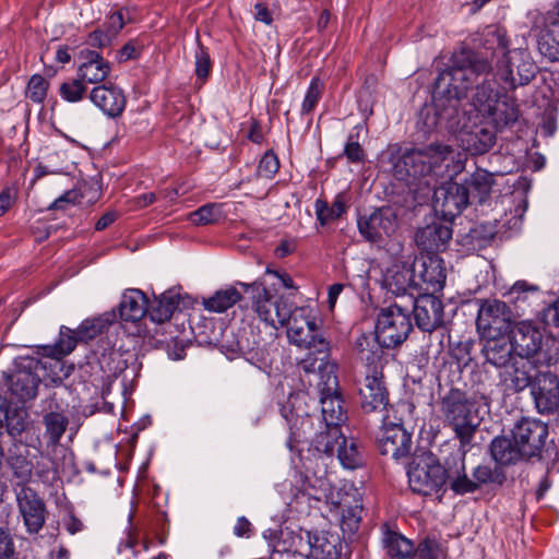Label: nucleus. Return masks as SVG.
<instances>
[{
    "label": "nucleus",
    "mask_w": 559,
    "mask_h": 559,
    "mask_svg": "<svg viewBox=\"0 0 559 559\" xmlns=\"http://www.w3.org/2000/svg\"><path fill=\"white\" fill-rule=\"evenodd\" d=\"M287 337L298 347L309 352L300 359L298 366L306 373H314L318 365L330 362V343L320 334V324L311 310L306 307L289 306V318L285 320Z\"/></svg>",
    "instance_id": "1"
},
{
    "label": "nucleus",
    "mask_w": 559,
    "mask_h": 559,
    "mask_svg": "<svg viewBox=\"0 0 559 559\" xmlns=\"http://www.w3.org/2000/svg\"><path fill=\"white\" fill-rule=\"evenodd\" d=\"M491 62L486 57L462 49L451 59V64L439 73L436 85L445 96L453 109L456 104L466 97L473 86H477L478 78L488 75L491 71Z\"/></svg>",
    "instance_id": "2"
},
{
    "label": "nucleus",
    "mask_w": 559,
    "mask_h": 559,
    "mask_svg": "<svg viewBox=\"0 0 559 559\" xmlns=\"http://www.w3.org/2000/svg\"><path fill=\"white\" fill-rule=\"evenodd\" d=\"M472 105L496 130L509 128L519 119L516 100L504 94L495 79H484L481 84L476 86Z\"/></svg>",
    "instance_id": "3"
},
{
    "label": "nucleus",
    "mask_w": 559,
    "mask_h": 559,
    "mask_svg": "<svg viewBox=\"0 0 559 559\" xmlns=\"http://www.w3.org/2000/svg\"><path fill=\"white\" fill-rule=\"evenodd\" d=\"M473 408L474 404L466 393L459 389H451L440 402L444 421L452 428L462 447L471 443L478 426Z\"/></svg>",
    "instance_id": "4"
},
{
    "label": "nucleus",
    "mask_w": 559,
    "mask_h": 559,
    "mask_svg": "<svg viewBox=\"0 0 559 559\" xmlns=\"http://www.w3.org/2000/svg\"><path fill=\"white\" fill-rule=\"evenodd\" d=\"M336 369V364L330 361L325 365H318L316 372L319 373L318 390L324 426L341 428V425L347 419V411L338 390Z\"/></svg>",
    "instance_id": "5"
},
{
    "label": "nucleus",
    "mask_w": 559,
    "mask_h": 559,
    "mask_svg": "<svg viewBox=\"0 0 559 559\" xmlns=\"http://www.w3.org/2000/svg\"><path fill=\"white\" fill-rule=\"evenodd\" d=\"M412 330L408 308L394 302L380 310L376 323V338L381 347L394 348L401 345Z\"/></svg>",
    "instance_id": "6"
},
{
    "label": "nucleus",
    "mask_w": 559,
    "mask_h": 559,
    "mask_svg": "<svg viewBox=\"0 0 559 559\" xmlns=\"http://www.w3.org/2000/svg\"><path fill=\"white\" fill-rule=\"evenodd\" d=\"M389 163L397 180L411 183L412 179L433 177L432 152L430 145L421 148L406 150L401 153L400 147L390 151Z\"/></svg>",
    "instance_id": "7"
},
{
    "label": "nucleus",
    "mask_w": 559,
    "mask_h": 559,
    "mask_svg": "<svg viewBox=\"0 0 559 559\" xmlns=\"http://www.w3.org/2000/svg\"><path fill=\"white\" fill-rule=\"evenodd\" d=\"M245 293L251 295L252 311L260 321L273 329L284 326L285 320L289 318V306L282 298L272 300L270 290L262 281H255L251 284L239 282Z\"/></svg>",
    "instance_id": "8"
},
{
    "label": "nucleus",
    "mask_w": 559,
    "mask_h": 559,
    "mask_svg": "<svg viewBox=\"0 0 559 559\" xmlns=\"http://www.w3.org/2000/svg\"><path fill=\"white\" fill-rule=\"evenodd\" d=\"M513 313L504 301L498 299L480 300L476 326L485 338L506 336L512 330Z\"/></svg>",
    "instance_id": "9"
},
{
    "label": "nucleus",
    "mask_w": 559,
    "mask_h": 559,
    "mask_svg": "<svg viewBox=\"0 0 559 559\" xmlns=\"http://www.w3.org/2000/svg\"><path fill=\"white\" fill-rule=\"evenodd\" d=\"M290 548L307 559H338L342 546L325 532L300 530L292 537Z\"/></svg>",
    "instance_id": "10"
},
{
    "label": "nucleus",
    "mask_w": 559,
    "mask_h": 559,
    "mask_svg": "<svg viewBox=\"0 0 559 559\" xmlns=\"http://www.w3.org/2000/svg\"><path fill=\"white\" fill-rule=\"evenodd\" d=\"M39 369H46L40 359L26 356L16 360L13 372L5 378V384L17 401L24 402L36 396L41 381L37 373Z\"/></svg>",
    "instance_id": "11"
},
{
    "label": "nucleus",
    "mask_w": 559,
    "mask_h": 559,
    "mask_svg": "<svg viewBox=\"0 0 559 559\" xmlns=\"http://www.w3.org/2000/svg\"><path fill=\"white\" fill-rule=\"evenodd\" d=\"M497 75L510 88L527 85L536 75L537 67L526 48H514L496 63Z\"/></svg>",
    "instance_id": "12"
},
{
    "label": "nucleus",
    "mask_w": 559,
    "mask_h": 559,
    "mask_svg": "<svg viewBox=\"0 0 559 559\" xmlns=\"http://www.w3.org/2000/svg\"><path fill=\"white\" fill-rule=\"evenodd\" d=\"M223 347L233 354L242 355L251 364L258 365L265 361L262 340L245 320L239 326L231 325L224 332Z\"/></svg>",
    "instance_id": "13"
},
{
    "label": "nucleus",
    "mask_w": 559,
    "mask_h": 559,
    "mask_svg": "<svg viewBox=\"0 0 559 559\" xmlns=\"http://www.w3.org/2000/svg\"><path fill=\"white\" fill-rule=\"evenodd\" d=\"M359 395L365 412L384 411L389 404V393L383 381V366L381 357L378 355L373 354L366 366L365 380L359 389Z\"/></svg>",
    "instance_id": "14"
},
{
    "label": "nucleus",
    "mask_w": 559,
    "mask_h": 559,
    "mask_svg": "<svg viewBox=\"0 0 559 559\" xmlns=\"http://www.w3.org/2000/svg\"><path fill=\"white\" fill-rule=\"evenodd\" d=\"M444 467L432 457H421L412 462L407 471L411 489L423 496L438 493L445 484Z\"/></svg>",
    "instance_id": "15"
},
{
    "label": "nucleus",
    "mask_w": 559,
    "mask_h": 559,
    "mask_svg": "<svg viewBox=\"0 0 559 559\" xmlns=\"http://www.w3.org/2000/svg\"><path fill=\"white\" fill-rule=\"evenodd\" d=\"M397 226V214L391 206H381L369 215L359 216L357 219L361 237L373 243L383 242L393 236Z\"/></svg>",
    "instance_id": "16"
},
{
    "label": "nucleus",
    "mask_w": 559,
    "mask_h": 559,
    "mask_svg": "<svg viewBox=\"0 0 559 559\" xmlns=\"http://www.w3.org/2000/svg\"><path fill=\"white\" fill-rule=\"evenodd\" d=\"M513 441L518 442L528 460L540 457L548 437V426L539 419L523 417L511 430Z\"/></svg>",
    "instance_id": "17"
},
{
    "label": "nucleus",
    "mask_w": 559,
    "mask_h": 559,
    "mask_svg": "<svg viewBox=\"0 0 559 559\" xmlns=\"http://www.w3.org/2000/svg\"><path fill=\"white\" fill-rule=\"evenodd\" d=\"M532 31H540L538 51L551 62L559 61V20L551 12L531 11Z\"/></svg>",
    "instance_id": "18"
},
{
    "label": "nucleus",
    "mask_w": 559,
    "mask_h": 559,
    "mask_svg": "<svg viewBox=\"0 0 559 559\" xmlns=\"http://www.w3.org/2000/svg\"><path fill=\"white\" fill-rule=\"evenodd\" d=\"M513 350L522 358H534L536 362H550V358L543 354V334L539 329L530 322H520L512 331Z\"/></svg>",
    "instance_id": "19"
},
{
    "label": "nucleus",
    "mask_w": 559,
    "mask_h": 559,
    "mask_svg": "<svg viewBox=\"0 0 559 559\" xmlns=\"http://www.w3.org/2000/svg\"><path fill=\"white\" fill-rule=\"evenodd\" d=\"M531 393L539 414H554L559 409V379L550 371H538Z\"/></svg>",
    "instance_id": "20"
},
{
    "label": "nucleus",
    "mask_w": 559,
    "mask_h": 559,
    "mask_svg": "<svg viewBox=\"0 0 559 559\" xmlns=\"http://www.w3.org/2000/svg\"><path fill=\"white\" fill-rule=\"evenodd\" d=\"M469 204L468 188L450 181L435 191V207L444 218L453 219Z\"/></svg>",
    "instance_id": "21"
},
{
    "label": "nucleus",
    "mask_w": 559,
    "mask_h": 559,
    "mask_svg": "<svg viewBox=\"0 0 559 559\" xmlns=\"http://www.w3.org/2000/svg\"><path fill=\"white\" fill-rule=\"evenodd\" d=\"M16 500L27 532L31 534L38 533L46 521L44 501L35 490L25 486L16 493Z\"/></svg>",
    "instance_id": "22"
},
{
    "label": "nucleus",
    "mask_w": 559,
    "mask_h": 559,
    "mask_svg": "<svg viewBox=\"0 0 559 559\" xmlns=\"http://www.w3.org/2000/svg\"><path fill=\"white\" fill-rule=\"evenodd\" d=\"M378 443L382 455H391L399 460L409 454L412 435L401 424H384L381 427Z\"/></svg>",
    "instance_id": "23"
},
{
    "label": "nucleus",
    "mask_w": 559,
    "mask_h": 559,
    "mask_svg": "<svg viewBox=\"0 0 559 559\" xmlns=\"http://www.w3.org/2000/svg\"><path fill=\"white\" fill-rule=\"evenodd\" d=\"M473 47L490 53L491 58L503 59L510 49V39L507 29L499 24L485 26L472 37Z\"/></svg>",
    "instance_id": "24"
},
{
    "label": "nucleus",
    "mask_w": 559,
    "mask_h": 559,
    "mask_svg": "<svg viewBox=\"0 0 559 559\" xmlns=\"http://www.w3.org/2000/svg\"><path fill=\"white\" fill-rule=\"evenodd\" d=\"M413 312L417 326L432 332L443 324V304L433 294H423L413 301Z\"/></svg>",
    "instance_id": "25"
},
{
    "label": "nucleus",
    "mask_w": 559,
    "mask_h": 559,
    "mask_svg": "<svg viewBox=\"0 0 559 559\" xmlns=\"http://www.w3.org/2000/svg\"><path fill=\"white\" fill-rule=\"evenodd\" d=\"M88 98L94 106L109 118L121 116L127 104L123 91L115 84L94 86L88 94Z\"/></svg>",
    "instance_id": "26"
},
{
    "label": "nucleus",
    "mask_w": 559,
    "mask_h": 559,
    "mask_svg": "<svg viewBox=\"0 0 559 559\" xmlns=\"http://www.w3.org/2000/svg\"><path fill=\"white\" fill-rule=\"evenodd\" d=\"M430 152H432L433 177L452 179L463 171L466 159L464 153L441 144H430Z\"/></svg>",
    "instance_id": "27"
},
{
    "label": "nucleus",
    "mask_w": 559,
    "mask_h": 559,
    "mask_svg": "<svg viewBox=\"0 0 559 559\" xmlns=\"http://www.w3.org/2000/svg\"><path fill=\"white\" fill-rule=\"evenodd\" d=\"M445 481L449 480L450 488L457 495H465L476 491L473 479H469L465 471V451L451 455L445 460Z\"/></svg>",
    "instance_id": "28"
},
{
    "label": "nucleus",
    "mask_w": 559,
    "mask_h": 559,
    "mask_svg": "<svg viewBox=\"0 0 559 559\" xmlns=\"http://www.w3.org/2000/svg\"><path fill=\"white\" fill-rule=\"evenodd\" d=\"M81 55L85 61L80 64L78 75L86 84H98L105 81L111 71L109 62L94 50L85 49Z\"/></svg>",
    "instance_id": "29"
},
{
    "label": "nucleus",
    "mask_w": 559,
    "mask_h": 559,
    "mask_svg": "<svg viewBox=\"0 0 559 559\" xmlns=\"http://www.w3.org/2000/svg\"><path fill=\"white\" fill-rule=\"evenodd\" d=\"M452 238V229L443 224H431L416 233V243L427 252L443 251Z\"/></svg>",
    "instance_id": "30"
},
{
    "label": "nucleus",
    "mask_w": 559,
    "mask_h": 559,
    "mask_svg": "<svg viewBox=\"0 0 559 559\" xmlns=\"http://www.w3.org/2000/svg\"><path fill=\"white\" fill-rule=\"evenodd\" d=\"M119 317L126 322L140 321L148 314V302L144 293L138 288L127 289L119 302Z\"/></svg>",
    "instance_id": "31"
},
{
    "label": "nucleus",
    "mask_w": 559,
    "mask_h": 559,
    "mask_svg": "<svg viewBox=\"0 0 559 559\" xmlns=\"http://www.w3.org/2000/svg\"><path fill=\"white\" fill-rule=\"evenodd\" d=\"M489 450L492 459L499 465L508 466L521 461H528L518 442L513 441V436L511 438L507 436L495 437L490 442Z\"/></svg>",
    "instance_id": "32"
},
{
    "label": "nucleus",
    "mask_w": 559,
    "mask_h": 559,
    "mask_svg": "<svg viewBox=\"0 0 559 559\" xmlns=\"http://www.w3.org/2000/svg\"><path fill=\"white\" fill-rule=\"evenodd\" d=\"M78 342L81 341L78 334H75V330L61 325L56 343L51 345H38L36 346L35 353L44 358H63L74 350Z\"/></svg>",
    "instance_id": "33"
},
{
    "label": "nucleus",
    "mask_w": 559,
    "mask_h": 559,
    "mask_svg": "<svg viewBox=\"0 0 559 559\" xmlns=\"http://www.w3.org/2000/svg\"><path fill=\"white\" fill-rule=\"evenodd\" d=\"M512 343L504 336H495L487 338L481 353L487 364L496 368H506L512 358Z\"/></svg>",
    "instance_id": "34"
},
{
    "label": "nucleus",
    "mask_w": 559,
    "mask_h": 559,
    "mask_svg": "<svg viewBox=\"0 0 559 559\" xmlns=\"http://www.w3.org/2000/svg\"><path fill=\"white\" fill-rule=\"evenodd\" d=\"M468 188V198L477 199L483 203L491 193L495 185L493 175L485 169L478 168L462 182Z\"/></svg>",
    "instance_id": "35"
},
{
    "label": "nucleus",
    "mask_w": 559,
    "mask_h": 559,
    "mask_svg": "<svg viewBox=\"0 0 559 559\" xmlns=\"http://www.w3.org/2000/svg\"><path fill=\"white\" fill-rule=\"evenodd\" d=\"M242 298L241 293L233 285L216 290L212 296L203 298L202 306L205 310L222 313L235 306Z\"/></svg>",
    "instance_id": "36"
},
{
    "label": "nucleus",
    "mask_w": 559,
    "mask_h": 559,
    "mask_svg": "<svg viewBox=\"0 0 559 559\" xmlns=\"http://www.w3.org/2000/svg\"><path fill=\"white\" fill-rule=\"evenodd\" d=\"M420 277L427 285V290H442L447 280L443 260L436 255L428 257L421 264Z\"/></svg>",
    "instance_id": "37"
},
{
    "label": "nucleus",
    "mask_w": 559,
    "mask_h": 559,
    "mask_svg": "<svg viewBox=\"0 0 559 559\" xmlns=\"http://www.w3.org/2000/svg\"><path fill=\"white\" fill-rule=\"evenodd\" d=\"M178 306L179 295L174 290H167L148 307V316L153 322L164 323L170 320Z\"/></svg>",
    "instance_id": "38"
},
{
    "label": "nucleus",
    "mask_w": 559,
    "mask_h": 559,
    "mask_svg": "<svg viewBox=\"0 0 559 559\" xmlns=\"http://www.w3.org/2000/svg\"><path fill=\"white\" fill-rule=\"evenodd\" d=\"M462 144L466 151L473 155L487 153L496 143V135L486 128H479L466 132L461 138Z\"/></svg>",
    "instance_id": "39"
},
{
    "label": "nucleus",
    "mask_w": 559,
    "mask_h": 559,
    "mask_svg": "<svg viewBox=\"0 0 559 559\" xmlns=\"http://www.w3.org/2000/svg\"><path fill=\"white\" fill-rule=\"evenodd\" d=\"M503 369L504 371L500 376L507 390L520 392L527 386L532 388L534 379H532V376L526 368V364L523 362L521 366L518 364L508 365Z\"/></svg>",
    "instance_id": "40"
},
{
    "label": "nucleus",
    "mask_w": 559,
    "mask_h": 559,
    "mask_svg": "<svg viewBox=\"0 0 559 559\" xmlns=\"http://www.w3.org/2000/svg\"><path fill=\"white\" fill-rule=\"evenodd\" d=\"M115 320V312H105L98 317L85 319L75 330V334L81 342H87L102 334Z\"/></svg>",
    "instance_id": "41"
},
{
    "label": "nucleus",
    "mask_w": 559,
    "mask_h": 559,
    "mask_svg": "<svg viewBox=\"0 0 559 559\" xmlns=\"http://www.w3.org/2000/svg\"><path fill=\"white\" fill-rule=\"evenodd\" d=\"M314 211L317 219L322 226L340 218L347 211L344 194L338 193L331 205L322 199H317L314 202Z\"/></svg>",
    "instance_id": "42"
},
{
    "label": "nucleus",
    "mask_w": 559,
    "mask_h": 559,
    "mask_svg": "<svg viewBox=\"0 0 559 559\" xmlns=\"http://www.w3.org/2000/svg\"><path fill=\"white\" fill-rule=\"evenodd\" d=\"M344 436L338 427H325L312 440L313 448L323 454L333 455L342 443Z\"/></svg>",
    "instance_id": "43"
},
{
    "label": "nucleus",
    "mask_w": 559,
    "mask_h": 559,
    "mask_svg": "<svg viewBox=\"0 0 559 559\" xmlns=\"http://www.w3.org/2000/svg\"><path fill=\"white\" fill-rule=\"evenodd\" d=\"M383 545L386 554L392 558L404 559L413 552V543L402 534L393 531H385Z\"/></svg>",
    "instance_id": "44"
},
{
    "label": "nucleus",
    "mask_w": 559,
    "mask_h": 559,
    "mask_svg": "<svg viewBox=\"0 0 559 559\" xmlns=\"http://www.w3.org/2000/svg\"><path fill=\"white\" fill-rule=\"evenodd\" d=\"M46 436L51 444H57L64 433L69 420L67 416L58 412H50L44 416Z\"/></svg>",
    "instance_id": "45"
},
{
    "label": "nucleus",
    "mask_w": 559,
    "mask_h": 559,
    "mask_svg": "<svg viewBox=\"0 0 559 559\" xmlns=\"http://www.w3.org/2000/svg\"><path fill=\"white\" fill-rule=\"evenodd\" d=\"M49 359L50 361L41 360V364L46 366V369H43L45 371L44 378L55 386L60 385L63 380L71 376L73 367L66 365L63 358Z\"/></svg>",
    "instance_id": "46"
},
{
    "label": "nucleus",
    "mask_w": 559,
    "mask_h": 559,
    "mask_svg": "<svg viewBox=\"0 0 559 559\" xmlns=\"http://www.w3.org/2000/svg\"><path fill=\"white\" fill-rule=\"evenodd\" d=\"M474 485L476 486V490L489 484H498L502 485L506 480L504 473L500 469V467H491L490 465L483 464L478 465L473 469L472 473Z\"/></svg>",
    "instance_id": "47"
},
{
    "label": "nucleus",
    "mask_w": 559,
    "mask_h": 559,
    "mask_svg": "<svg viewBox=\"0 0 559 559\" xmlns=\"http://www.w3.org/2000/svg\"><path fill=\"white\" fill-rule=\"evenodd\" d=\"M281 413L289 426V437L287 440V447L289 448L290 451H293L301 438L298 424L304 425L306 418H304L299 414H296L293 411L292 404L289 402L286 405L282 406Z\"/></svg>",
    "instance_id": "48"
},
{
    "label": "nucleus",
    "mask_w": 559,
    "mask_h": 559,
    "mask_svg": "<svg viewBox=\"0 0 559 559\" xmlns=\"http://www.w3.org/2000/svg\"><path fill=\"white\" fill-rule=\"evenodd\" d=\"M337 457L345 468L354 469L362 464V457L357 444L353 440L342 439L337 448Z\"/></svg>",
    "instance_id": "49"
},
{
    "label": "nucleus",
    "mask_w": 559,
    "mask_h": 559,
    "mask_svg": "<svg viewBox=\"0 0 559 559\" xmlns=\"http://www.w3.org/2000/svg\"><path fill=\"white\" fill-rule=\"evenodd\" d=\"M197 48L194 51V64H195V75L197 79L204 82L211 71L213 62L210 57L209 48L201 44L200 36L197 34L195 36Z\"/></svg>",
    "instance_id": "50"
},
{
    "label": "nucleus",
    "mask_w": 559,
    "mask_h": 559,
    "mask_svg": "<svg viewBox=\"0 0 559 559\" xmlns=\"http://www.w3.org/2000/svg\"><path fill=\"white\" fill-rule=\"evenodd\" d=\"M59 94L68 103H79L86 96V83L78 75L61 83Z\"/></svg>",
    "instance_id": "51"
},
{
    "label": "nucleus",
    "mask_w": 559,
    "mask_h": 559,
    "mask_svg": "<svg viewBox=\"0 0 559 559\" xmlns=\"http://www.w3.org/2000/svg\"><path fill=\"white\" fill-rule=\"evenodd\" d=\"M222 217L221 205L207 203L189 214V219L194 225H207L218 222Z\"/></svg>",
    "instance_id": "52"
},
{
    "label": "nucleus",
    "mask_w": 559,
    "mask_h": 559,
    "mask_svg": "<svg viewBox=\"0 0 559 559\" xmlns=\"http://www.w3.org/2000/svg\"><path fill=\"white\" fill-rule=\"evenodd\" d=\"M324 83L318 76L312 78L301 104V115H309L313 111L322 97Z\"/></svg>",
    "instance_id": "53"
},
{
    "label": "nucleus",
    "mask_w": 559,
    "mask_h": 559,
    "mask_svg": "<svg viewBox=\"0 0 559 559\" xmlns=\"http://www.w3.org/2000/svg\"><path fill=\"white\" fill-rule=\"evenodd\" d=\"M49 82L40 74H34L28 80L25 95L36 104H43L47 97Z\"/></svg>",
    "instance_id": "54"
},
{
    "label": "nucleus",
    "mask_w": 559,
    "mask_h": 559,
    "mask_svg": "<svg viewBox=\"0 0 559 559\" xmlns=\"http://www.w3.org/2000/svg\"><path fill=\"white\" fill-rule=\"evenodd\" d=\"M362 506L355 504L346 508H342V520L341 526L342 530L349 533H355L361 520Z\"/></svg>",
    "instance_id": "55"
},
{
    "label": "nucleus",
    "mask_w": 559,
    "mask_h": 559,
    "mask_svg": "<svg viewBox=\"0 0 559 559\" xmlns=\"http://www.w3.org/2000/svg\"><path fill=\"white\" fill-rule=\"evenodd\" d=\"M304 489L309 497L316 500H321L323 498H328L330 484L328 479L323 477L314 478V481L312 483L311 478L307 476Z\"/></svg>",
    "instance_id": "56"
},
{
    "label": "nucleus",
    "mask_w": 559,
    "mask_h": 559,
    "mask_svg": "<svg viewBox=\"0 0 559 559\" xmlns=\"http://www.w3.org/2000/svg\"><path fill=\"white\" fill-rule=\"evenodd\" d=\"M280 160L273 151H267L260 159L258 174L264 178H273L278 171Z\"/></svg>",
    "instance_id": "57"
},
{
    "label": "nucleus",
    "mask_w": 559,
    "mask_h": 559,
    "mask_svg": "<svg viewBox=\"0 0 559 559\" xmlns=\"http://www.w3.org/2000/svg\"><path fill=\"white\" fill-rule=\"evenodd\" d=\"M114 36L105 27L97 28L88 35L87 43L95 48H104L110 45Z\"/></svg>",
    "instance_id": "58"
},
{
    "label": "nucleus",
    "mask_w": 559,
    "mask_h": 559,
    "mask_svg": "<svg viewBox=\"0 0 559 559\" xmlns=\"http://www.w3.org/2000/svg\"><path fill=\"white\" fill-rule=\"evenodd\" d=\"M353 135L349 136L348 142L344 147V155L352 163H361L365 160V152L357 141L353 140Z\"/></svg>",
    "instance_id": "59"
},
{
    "label": "nucleus",
    "mask_w": 559,
    "mask_h": 559,
    "mask_svg": "<svg viewBox=\"0 0 559 559\" xmlns=\"http://www.w3.org/2000/svg\"><path fill=\"white\" fill-rule=\"evenodd\" d=\"M14 475L22 481L28 480L32 475V465L25 459L16 457L11 463Z\"/></svg>",
    "instance_id": "60"
},
{
    "label": "nucleus",
    "mask_w": 559,
    "mask_h": 559,
    "mask_svg": "<svg viewBox=\"0 0 559 559\" xmlns=\"http://www.w3.org/2000/svg\"><path fill=\"white\" fill-rule=\"evenodd\" d=\"M124 25L123 14L120 11L110 14L104 25L105 29L110 33L114 38L122 29Z\"/></svg>",
    "instance_id": "61"
},
{
    "label": "nucleus",
    "mask_w": 559,
    "mask_h": 559,
    "mask_svg": "<svg viewBox=\"0 0 559 559\" xmlns=\"http://www.w3.org/2000/svg\"><path fill=\"white\" fill-rule=\"evenodd\" d=\"M13 554L14 545L9 532L0 528V559H9Z\"/></svg>",
    "instance_id": "62"
},
{
    "label": "nucleus",
    "mask_w": 559,
    "mask_h": 559,
    "mask_svg": "<svg viewBox=\"0 0 559 559\" xmlns=\"http://www.w3.org/2000/svg\"><path fill=\"white\" fill-rule=\"evenodd\" d=\"M76 199V193L74 191H67L61 197L56 199L50 205L49 210H63L69 204H74Z\"/></svg>",
    "instance_id": "63"
},
{
    "label": "nucleus",
    "mask_w": 559,
    "mask_h": 559,
    "mask_svg": "<svg viewBox=\"0 0 559 559\" xmlns=\"http://www.w3.org/2000/svg\"><path fill=\"white\" fill-rule=\"evenodd\" d=\"M545 321L549 325L559 328V299L545 311Z\"/></svg>",
    "instance_id": "64"
}]
</instances>
